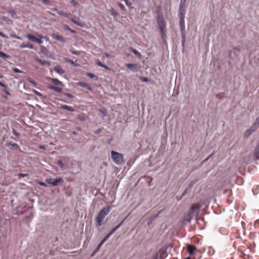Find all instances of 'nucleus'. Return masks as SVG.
I'll list each match as a JSON object with an SVG mask.
<instances>
[{
  "instance_id": "nucleus-1",
  "label": "nucleus",
  "mask_w": 259,
  "mask_h": 259,
  "mask_svg": "<svg viewBox=\"0 0 259 259\" xmlns=\"http://www.w3.org/2000/svg\"><path fill=\"white\" fill-rule=\"evenodd\" d=\"M111 209V206L104 207L99 211L95 219L96 228L99 229L102 225L105 217L109 213Z\"/></svg>"
},
{
  "instance_id": "nucleus-2",
  "label": "nucleus",
  "mask_w": 259,
  "mask_h": 259,
  "mask_svg": "<svg viewBox=\"0 0 259 259\" xmlns=\"http://www.w3.org/2000/svg\"><path fill=\"white\" fill-rule=\"evenodd\" d=\"M157 21L158 27L160 29L161 36L163 40L166 38V23L164 17L161 15H158L157 17Z\"/></svg>"
},
{
  "instance_id": "nucleus-3",
  "label": "nucleus",
  "mask_w": 259,
  "mask_h": 259,
  "mask_svg": "<svg viewBox=\"0 0 259 259\" xmlns=\"http://www.w3.org/2000/svg\"><path fill=\"white\" fill-rule=\"evenodd\" d=\"M200 203H198L193 204L189 212L185 215L184 220L187 222H190L192 219L194 217L195 214L198 213L199 209L201 207Z\"/></svg>"
},
{
  "instance_id": "nucleus-4",
  "label": "nucleus",
  "mask_w": 259,
  "mask_h": 259,
  "mask_svg": "<svg viewBox=\"0 0 259 259\" xmlns=\"http://www.w3.org/2000/svg\"><path fill=\"white\" fill-rule=\"evenodd\" d=\"M111 156L113 161L117 164H120L123 161V155L121 153L112 151Z\"/></svg>"
},
{
  "instance_id": "nucleus-5",
  "label": "nucleus",
  "mask_w": 259,
  "mask_h": 259,
  "mask_svg": "<svg viewBox=\"0 0 259 259\" xmlns=\"http://www.w3.org/2000/svg\"><path fill=\"white\" fill-rule=\"evenodd\" d=\"M180 27L181 31L182 45L184 47L186 41L185 19H180Z\"/></svg>"
},
{
  "instance_id": "nucleus-6",
  "label": "nucleus",
  "mask_w": 259,
  "mask_h": 259,
  "mask_svg": "<svg viewBox=\"0 0 259 259\" xmlns=\"http://www.w3.org/2000/svg\"><path fill=\"white\" fill-rule=\"evenodd\" d=\"M241 51V47L238 46L234 48L232 50L230 51L229 57L231 59H234L235 57L239 56Z\"/></svg>"
},
{
  "instance_id": "nucleus-7",
  "label": "nucleus",
  "mask_w": 259,
  "mask_h": 259,
  "mask_svg": "<svg viewBox=\"0 0 259 259\" xmlns=\"http://www.w3.org/2000/svg\"><path fill=\"white\" fill-rule=\"evenodd\" d=\"M46 182L48 184H51L52 186H55L58 185L59 184L63 182V180L61 178H59L57 179H48L46 180Z\"/></svg>"
},
{
  "instance_id": "nucleus-8",
  "label": "nucleus",
  "mask_w": 259,
  "mask_h": 259,
  "mask_svg": "<svg viewBox=\"0 0 259 259\" xmlns=\"http://www.w3.org/2000/svg\"><path fill=\"white\" fill-rule=\"evenodd\" d=\"M256 123H254L250 128L247 130L245 132L244 134V137L248 138V137H249L252 134V133H253L256 130Z\"/></svg>"
},
{
  "instance_id": "nucleus-9",
  "label": "nucleus",
  "mask_w": 259,
  "mask_h": 259,
  "mask_svg": "<svg viewBox=\"0 0 259 259\" xmlns=\"http://www.w3.org/2000/svg\"><path fill=\"white\" fill-rule=\"evenodd\" d=\"M166 253V249L161 248L154 256L153 259H163Z\"/></svg>"
},
{
  "instance_id": "nucleus-10",
  "label": "nucleus",
  "mask_w": 259,
  "mask_h": 259,
  "mask_svg": "<svg viewBox=\"0 0 259 259\" xmlns=\"http://www.w3.org/2000/svg\"><path fill=\"white\" fill-rule=\"evenodd\" d=\"M122 222H121L119 225L111 229V230L104 237V238L102 239V241L105 242L106 241L108 238L112 234H113L116 230L121 225Z\"/></svg>"
},
{
  "instance_id": "nucleus-11",
  "label": "nucleus",
  "mask_w": 259,
  "mask_h": 259,
  "mask_svg": "<svg viewBox=\"0 0 259 259\" xmlns=\"http://www.w3.org/2000/svg\"><path fill=\"white\" fill-rule=\"evenodd\" d=\"M52 37L53 38L57 40L58 41H60L61 42H65L66 41V39L65 38H64L61 35H59L58 33H54L52 34Z\"/></svg>"
},
{
  "instance_id": "nucleus-12",
  "label": "nucleus",
  "mask_w": 259,
  "mask_h": 259,
  "mask_svg": "<svg viewBox=\"0 0 259 259\" xmlns=\"http://www.w3.org/2000/svg\"><path fill=\"white\" fill-rule=\"evenodd\" d=\"M187 251L190 255H193L196 250V247L194 245H188L187 246Z\"/></svg>"
},
{
  "instance_id": "nucleus-13",
  "label": "nucleus",
  "mask_w": 259,
  "mask_h": 259,
  "mask_svg": "<svg viewBox=\"0 0 259 259\" xmlns=\"http://www.w3.org/2000/svg\"><path fill=\"white\" fill-rule=\"evenodd\" d=\"M186 13L185 7H180L179 10V18L180 19H185V15Z\"/></svg>"
},
{
  "instance_id": "nucleus-14",
  "label": "nucleus",
  "mask_w": 259,
  "mask_h": 259,
  "mask_svg": "<svg viewBox=\"0 0 259 259\" xmlns=\"http://www.w3.org/2000/svg\"><path fill=\"white\" fill-rule=\"evenodd\" d=\"M126 66L130 70H132L134 71H137L138 70V65L137 64H126Z\"/></svg>"
},
{
  "instance_id": "nucleus-15",
  "label": "nucleus",
  "mask_w": 259,
  "mask_h": 259,
  "mask_svg": "<svg viewBox=\"0 0 259 259\" xmlns=\"http://www.w3.org/2000/svg\"><path fill=\"white\" fill-rule=\"evenodd\" d=\"M35 60L42 65H47V66L50 65V62L46 61V60H42L40 59H39L38 57H36L35 58Z\"/></svg>"
},
{
  "instance_id": "nucleus-16",
  "label": "nucleus",
  "mask_w": 259,
  "mask_h": 259,
  "mask_svg": "<svg viewBox=\"0 0 259 259\" xmlns=\"http://www.w3.org/2000/svg\"><path fill=\"white\" fill-rule=\"evenodd\" d=\"M78 84L80 87H81L87 89V90L91 91V88L90 87V86L88 83L84 82H78Z\"/></svg>"
},
{
  "instance_id": "nucleus-17",
  "label": "nucleus",
  "mask_w": 259,
  "mask_h": 259,
  "mask_svg": "<svg viewBox=\"0 0 259 259\" xmlns=\"http://www.w3.org/2000/svg\"><path fill=\"white\" fill-rule=\"evenodd\" d=\"M49 89L52 90L54 91H56V92H57L58 93H60L62 91V90L61 88L58 87H56L54 85H50L49 87Z\"/></svg>"
},
{
  "instance_id": "nucleus-18",
  "label": "nucleus",
  "mask_w": 259,
  "mask_h": 259,
  "mask_svg": "<svg viewBox=\"0 0 259 259\" xmlns=\"http://www.w3.org/2000/svg\"><path fill=\"white\" fill-rule=\"evenodd\" d=\"M255 159H259V143L257 144L254 151Z\"/></svg>"
},
{
  "instance_id": "nucleus-19",
  "label": "nucleus",
  "mask_w": 259,
  "mask_h": 259,
  "mask_svg": "<svg viewBox=\"0 0 259 259\" xmlns=\"http://www.w3.org/2000/svg\"><path fill=\"white\" fill-rule=\"evenodd\" d=\"M20 47L21 48H28L30 49H33V45L31 44L29 42L22 44L21 45H20Z\"/></svg>"
},
{
  "instance_id": "nucleus-20",
  "label": "nucleus",
  "mask_w": 259,
  "mask_h": 259,
  "mask_svg": "<svg viewBox=\"0 0 259 259\" xmlns=\"http://www.w3.org/2000/svg\"><path fill=\"white\" fill-rule=\"evenodd\" d=\"M26 37L29 40L33 42H36L37 41V38L35 36L31 34H27L26 35Z\"/></svg>"
},
{
  "instance_id": "nucleus-21",
  "label": "nucleus",
  "mask_w": 259,
  "mask_h": 259,
  "mask_svg": "<svg viewBox=\"0 0 259 259\" xmlns=\"http://www.w3.org/2000/svg\"><path fill=\"white\" fill-rule=\"evenodd\" d=\"M54 70L60 74H62L64 73V70L59 66H56L54 68Z\"/></svg>"
},
{
  "instance_id": "nucleus-22",
  "label": "nucleus",
  "mask_w": 259,
  "mask_h": 259,
  "mask_svg": "<svg viewBox=\"0 0 259 259\" xmlns=\"http://www.w3.org/2000/svg\"><path fill=\"white\" fill-rule=\"evenodd\" d=\"M51 81L56 84V85H60V86H63V83L61 81H59L58 79L57 78H51Z\"/></svg>"
},
{
  "instance_id": "nucleus-23",
  "label": "nucleus",
  "mask_w": 259,
  "mask_h": 259,
  "mask_svg": "<svg viewBox=\"0 0 259 259\" xmlns=\"http://www.w3.org/2000/svg\"><path fill=\"white\" fill-rule=\"evenodd\" d=\"M54 10L56 11L60 15L63 16L65 17H67L68 16V14L67 13L63 12V11L58 10L56 8H55Z\"/></svg>"
},
{
  "instance_id": "nucleus-24",
  "label": "nucleus",
  "mask_w": 259,
  "mask_h": 259,
  "mask_svg": "<svg viewBox=\"0 0 259 259\" xmlns=\"http://www.w3.org/2000/svg\"><path fill=\"white\" fill-rule=\"evenodd\" d=\"M70 20L71 22L74 23V24L77 25L79 26L83 27V23L79 21H76L74 18H71Z\"/></svg>"
},
{
  "instance_id": "nucleus-25",
  "label": "nucleus",
  "mask_w": 259,
  "mask_h": 259,
  "mask_svg": "<svg viewBox=\"0 0 259 259\" xmlns=\"http://www.w3.org/2000/svg\"><path fill=\"white\" fill-rule=\"evenodd\" d=\"M62 108L63 109H65V110H68V111H73V109L72 107H70V106H68L67 105H63L62 106Z\"/></svg>"
},
{
  "instance_id": "nucleus-26",
  "label": "nucleus",
  "mask_w": 259,
  "mask_h": 259,
  "mask_svg": "<svg viewBox=\"0 0 259 259\" xmlns=\"http://www.w3.org/2000/svg\"><path fill=\"white\" fill-rule=\"evenodd\" d=\"M130 49L132 51V52H133V53L135 55H136L138 57H140L141 56L140 53L137 50H136V49H134L133 48H130Z\"/></svg>"
},
{
  "instance_id": "nucleus-27",
  "label": "nucleus",
  "mask_w": 259,
  "mask_h": 259,
  "mask_svg": "<svg viewBox=\"0 0 259 259\" xmlns=\"http://www.w3.org/2000/svg\"><path fill=\"white\" fill-rule=\"evenodd\" d=\"M96 64L101 67H103V68H104L106 69H108V68L107 67V66L104 64H103V63H102L99 60H98L97 62H96Z\"/></svg>"
},
{
  "instance_id": "nucleus-28",
  "label": "nucleus",
  "mask_w": 259,
  "mask_h": 259,
  "mask_svg": "<svg viewBox=\"0 0 259 259\" xmlns=\"http://www.w3.org/2000/svg\"><path fill=\"white\" fill-rule=\"evenodd\" d=\"M78 118L80 120L84 121L86 119V116L84 113H81L78 115Z\"/></svg>"
},
{
  "instance_id": "nucleus-29",
  "label": "nucleus",
  "mask_w": 259,
  "mask_h": 259,
  "mask_svg": "<svg viewBox=\"0 0 259 259\" xmlns=\"http://www.w3.org/2000/svg\"><path fill=\"white\" fill-rule=\"evenodd\" d=\"M0 57L2 58H9L10 56L5 53L0 51Z\"/></svg>"
},
{
  "instance_id": "nucleus-30",
  "label": "nucleus",
  "mask_w": 259,
  "mask_h": 259,
  "mask_svg": "<svg viewBox=\"0 0 259 259\" xmlns=\"http://www.w3.org/2000/svg\"><path fill=\"white\" fill-rule=\"evenodd\" d=\"M40 49H41V52L44 54H47V53H48L47 49L43 46L41 47Z\"/></svg>"
},
{
  "instance_id": "nucleus-31",
  "label": "nucleus",
  "mask_w": 259,
  "mask_h": 259,
  "mask_svg": "<svg viewBox=\"0 0 259 259\" xmlns=\"http://www.w3.org/2000/svg\"><path fill=\"white\" fill-rule=\"evenodd\" d=\"M10 36L12 38H16L17 39H20L21 40V38L19 36H17V35H16L15 33H11L10 34Z\"/></svg>"
},
{
  "instance_id": "nucleus-32",
  "label": "nucleus",
  "mask_w": 259,
  "mask_h": 259,
  "mask_svg": "<svg viewBox=\"0 0 259 259\" xmlns=\"http://www.w3.org/2000/svg\"><path fill=\"white\" fill-rule=\"evenodd\" d=\"M99 111L103 114V115L104 116L106 115L107 111L104 108H102L99 109Z\"/></svg>"
},
{
  "instance_id": "nucleus-33",
  "label": "nucleus",
  "mask_w": 259,
  "mask_h": 259,
  "mask_svg": "<svg viewBox=\"0 0 259 259\" xmlns=\"http://www.w3.org/2000/svg\"><path fill=\"white\" fill-rule=\"evenodd\" d=\"M110 12H111V14L113 16H115L118 15L117 13L116 12V11L113 8L111 9Z\"/></svg>"
},
{
  "instance_id": "nucleus-34",
  "label": "nucleus",
  "mask_w": 259,
  "mask_h": 259,
  "mask_svg": "<svg viewBox=\"0 0 259 259\" xmlns=\"http://www.w3.org/2000/svg\"><path fill=\"white\" fill-rule=\"evenodd\" d=\"M39 38L37 39V41L36 43H38V44H41L42 43V41L41 40L42 36L41 35H38Z\"/></svg>"
},
{
  "instance_id": "nucleus-35",
  "label": "nucleus",
  "mask_w": 259,
  "mask_h": 259,
  "mask_svg": "<svg viewBox=\"0 0 259 259\" xmlns=\"http://www.w3.org/2000/svg\"><path fill=\"white\" fill-rule=\"evenodd\" d=\"M187 0H181L180 6V7H185V3Z\"/></svg>"
},
{
  "instance_id": "nucleus-36",
  "label": "nucleus",
  "mask_w": 259,
  "mask_h": 259,
  "mask_svg": "<svg viewBox=\"0 0 259 259\" xmlns=\"http://www.w3.org/2000/svg\"><path fill=\"white\" fill-rule=\"evenodd\" d=\"M33 92L38 97H41L42 96V94L38 92L36 90H33Z\"/></svg>"
},
{
  "instance_id": "nucleus-37",
  "label": "nucleus",
  "mask_w": 259,
  "mask_h": 259,
  "mask_svg": "<svg viewBox=\"0 0 259 259\" xmlns=\"http://www.w3.org/2000/svg\"><path fill=\"white\" fill-rule=\"evenodd\" d=\"M118 5L121 10H122L123 11L125 10V7L124 6L123 4H122L121 3H119Z\"/></svg>"
},
{
  "instance_id": "nucleus-38",
  "label": "nucleus",
  "mask_w": 259,
  "mask_h": 259,
  "mask_svg": "<svg viewBox=\"0 0 259 259\" xmlns=\"http://www.w3.org/2000/svg\"><path fill=\"white\" fill-rule=\"evenodd\" d=\"M124 2L127 7H131L132 6V4L129 2L127 0H125Z\"/></svg>"
},
{
  "instance_id": "nucleus-39",
  "label": "nucleus",
  "mask_w": 259,
  "mask_h": 259,
  "mask_svg": "<svg viewBox=\"0 0 259 259\" xmlns=\"http://www.w3.org/2000/svg\"><path fill=\"white\" fill-rule=\"evenodd\" d=\"M28 175L27 174H19L18 175V177H19V178L20 179V178L21 177H26Z\"/></svg>"
},
{
  "instance_id": "nucleus-40",
  "label": "nucleus",
  "mask_w": 259,
  "mask_h": 259,
  "mask_svg": "<svg viewBox=\"0 0 259 259\" xmlns=\"http://www.w3.org/2000/svg\"><path fill=\"white\" fill-rule=\"evenodd\" d=\"M63 28H64L65 30H68V31L70 30V29H71V28H70V27H69L67 25H65V24H64V25H63Z\"/></svg>"
},
{
  "instance_id": "nucleus-41",
  "label": "nucleus",
  "mask_w": 259,
  "mask_h": 259,
  "mask_svg": "<svg viewBox=\"0 0 259 259\" xmlns=\"http://www.w3.org/2000/svg\"><path fill=\"white\" fill-rule=\"evenodd\" d=\"M87 75L91 78H93L95 77V75L94 74L91 73H88Z\"/></svg>"
},
{
  "instance_id": "nucleus-42",
  "label": "nucleus",
  "mask_w": 259,
  "mask_h": 259,
  "mask_svg": "<svg viewBox=\"0 0 259 259\" xmlns=\"http://www.w3.org/2000/svg\"><path fill=\"white\" fill-rule=\"evenodd\" d=\"M218 187L217 188V190H222V188H223V187H222V183H219L218 184Z\"/></svg>"
},
{
  "instance_id": "nucleus-43",
  "label": "nucleus",
  "mask_w": 259,
  "mask_h": 259,
  "mask_svg": "<svg viewBox=\"0 0 259 259\" xmlns=\"http://www.w3.org/2000/svg\"><path fill=\"white\" fill-rule=\"evenodd\" d=\"M70 3L73 6H76L77 4V3L74 0H70Z\"/></svg>"
},
{
  "instance_id": "nucleus-44",
  "label": "nucleus",
  "mask_w": 259,
  "mask_h": 259,
  "mask_svg": "<svg viewBox=\"0 0 259 259\" xmlns=\"http://www.w3.org/2000/svg\"><path fill=\"white\" fill-rule=\"evenodd\" d=\"M0 36L3 38H8V36L1 31H0Z\"/></svg>"
},
{
  "instance_id": "nucleus-45",
  "label": "nucleus",
  "mask_w": 259,
  "mask_h": 259,
  "mask_svg": "<svg viewBox=\"0 0 259 259\" xmlns=\"http://www.w3.org/2000/svg\"><path fill=\"white\" fill-rule=\"evenodd\" d=\"M141 79L142 80H143V81H144V82H147V81H148V78H146V77H142L141 78Z\"/></svg>"
},
{
  "instance_id": "nucleus-46",
  "label": "nucleus",
  "mask_w": 259,
  "mask_h": 259,
  "mask_svg": "<svg viewBox=\"0 0 259 259\" xmlns=\"http://www.w3.org/2000/svg\"><path fill=\"white\" fill-rule=\"evenodd\" d=\"M13 71L16 73H20L21 72L20 70L17 68H14Z\"/></svg>"
},
{
  "instance_id": "nucleus-47",
  "label": "nucleus",
  "mask_w": 259,
  "mask_h": 259,
  "mask_svg": "<svg viewBox=\"0 0 259 259\" xmlns=\"http://www.w3.org/2000/svg\"><path fill=\"white\" fill-rule=\"evenodd\" d=\"M72 54L78 55L79 54V52L76 51H71Z\"/></svg>"
},
{
  "instance_id": "nucleus-48",
  "label": "nucleus",
  "mask_w": 259,
  "mask_h": 259,
  "mask_svg": "<svg viewBox=\"0 0 259 259\" xmlns=\"http://www.w3.org/2000/svg\"><path fill=\"white\" fill-rule=\"evenodd\" d=\"M66 61L68 63H70L72 64H74V62L73 61H72V60L71 59H66Z\"/></svg>"
},
{
  "instance_id": "nucleus-49",
  "label": "nucleus",
  "mask_w": 259,
  "mask_h": 259,
  "mask_svg": "<svg viewBox=\"0 0 259 259\" xmlns=\"http://www.w3.org/2000/svg\"><path fill=\"white\" fill-rule=\"evenodd\" d=\"M38 184L40 185V186H46V183H45L44 182H38Z\"/></svg>"
},
{
  "instance_id": "nucleus-50",
  "label": "nucleus",
  "mask_w": 259,
  "mask_h": 259,
  "mask_svg": "<svg viewBox=\"0 0 259 259\" xmlns=\"http://www.w3.org/2000/svg\"><path fill=\"white\" fill-rule=\"evenodd\" d=\"M104 242L102 240L101 241V242L100 243V244L98 245V249H99L102 245V244H103Z\"/></svg>"
},
{
  "instance_id": "nucleus-51",
  "label": "nucleus",
  "mask_w": 259,
  "mask_h": 259,
  "mask_svg": "<svg viewBox=\"0 0 259 259\" xmlns=\"http://www.w3.org/2000/svg\"><path fill=\"white\" fill-rule=\"evenodd\" d=\"M29 82L32 84L36 85V83L35 82V81L32 80H29Z\"/></svg>"
},
{
  "instance_id": "nucleus-52",
  "label": "nucleus",
  "mask_w": 259,
  "mask_h": 259,
  "mask_svg": "<svg viewBox=\"0 0 259 259\" xmlns=\"http://www.w3.org/2000/svg\"><path fill=\"white\" fill-rule=\"evenodd\" d=\"M254 123H256V125L259 124V118H257Z\"/></svg>"
},
{
  "instance_id": "nucleus-53",
  "label": "nucleus",
  "mask_w": 259,
  "mask_h": 259,
  "mask_svg": "<svg viewBox=\"0 0 259 259\" xmlns=\"http://www.w3.org/2000/svg\"><path fill=\"white\" fill-rule=\"evenodd\" d=\"M104 55L105 57H106L107 58H108L110 56V55L109 54H108V53H106L104 54Z\"/></svg>"
},
{
  "instance_id": "nucleus-54",
  "label": "nucleus",
  "mask_w": 259,
  "mask_h": 259,
  "mask_svg": "<svg viewBox=\"0 0 259 259\" xmlns=\"http://www.w3.org/2000/svg\"><path fill=\"white\" fill-rule=\"evenodd\" d=\"M0 85L3 87H5V85L0 81Z\"/></svg>"
},
{
  "instance_id": "nucleus-55",
  "label": "nucleus",
  "mask_w": 259,
  "mask_h": 259,
  "mask_svg": "<svg viewBox=\"0 0 259 259\" xmlns=\"http://www.w3.org/2000/svg\"><path fill=\"white\" fill-rule=\"evenodd\" d=\"M69 31L73 33H75V31L71 29H70V30H69Z\"/></svg>"
},
{
  "instance_id": "nucleus-56",
  "label": "nucleus",
  "mask_w": 259,
  "mask_h": 259,
  "mask_svg": "<svg viewBox=\"0 0 259 259\" xmlns=\"http://www.w3.org/2000/svg\"><path fill=\"white\" fill-rule=\"evenodd\" d=\"M100 131H101V130H100V129H99V130H98L97 132H96V133H98Z\"/></svg>"
},
{
  "instance_id": "nucleus-57",
  "label": "nucleus",
  "mask_w": 259,
  "mask_h": 259,
  "mask_svg": "<svg viewBox=\"0 0 259 259\" xmlns=\"http://www.w3.org/2000/svg\"><path fill=\"white\" fill-rule=\"evenodd\" d=\"M29 2L30 3H32V0H28Z\"/></svg>"
},
{
  "instance_id": "nucleus-58",
  "label": "nucleus",
  "mask_w": 259,
  "mask_h": 259,
  "mask_svg": "<svg viewBox=\"0 0 259 259\" xmlns=\"http://www.w3.org/2000/svg\"><path fill=\"white\" fill-rule=\"evenodd\" d=\"M210 157V156H208L207 159H208Z\"/></svg>"
}]
</instances>
